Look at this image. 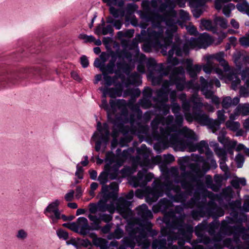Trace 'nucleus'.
Segmentation results:
<instances>
[{
    "label": "nucleus",
    "instance_id": "nucleus-17",
    "mask_svg": "<svg viewBox=\"0 0 249 249\" xmlns=\"http://www.w3.org/2000/svg\"><path fill=\"white\" fill-rule=\"evenodd\" d=\"M40 70L35 67H32L27 69H21L20 70V73L17 76L19 78L25 77V76L21 75V73L26 74L27 75H30L33 74L34 75L39 74L40 73Z\"/></svg>",
    "mask_w": 249,
    "mask_h": 249
},
{
    "label": "nucleus",
    "instance_id": "nucleus-3",
    "mask_svg": "<svg viewBox=\"0 0 249 249\" xmlns=\"http://www.w3.org/2000/svg\"><path fill=\"white\" fill-rule=\"evenodd\" d=\"M117 200L116 203V210L120 214H126L129 211H131L130 207L132 206V202L127 200L125 198L120 196L115 198Z\"/></svg>",
    "mask_w": 249,
    "mask_h": 249
},
{
    "label": "nucleus",
    "instance_id": "nucleus-8",
    "mask_svg": "<svg viewBox=\"0 0 249 249\" xmlns=\"http://www.w3.org/2000/svg\"><path fill=\"white\" fill-rule=\"evenodd\" d=\"M230 215L231 216H227L226 220L228 224H233L234 223L241 224L244 221L243 217H240L239 215L238 210L231 209Z\"/></svg>",
    "mask_w": 249,
    "mask_h": 249
},
{
    "label": "nucleus",
    "instance_id": "nucleus-32",
    "mask_svg": "<svg viewBox=\"0 0 249 249\" xmlns=\"http://www.w3.org/2000/svg\"><path fill=\"white\" fill-rule=\"evenodd\" d=\"M166 33L167 36L165 38L164 40L163 49H162L163 52L164 51V49H167L168 47L171 45H172L173 43H174L173 42V34L171 32L168 33L167 32Z\"/></svg>",
    "mask_w": 249,
    "mask_h": 249
},
{
    "label": "nucleus",
    "instance_id": "nucleus-6",
    "mask_svg": "<svg viewBox=\"0 0 249 249\" xmlns=\"http://www.w3.org/2000/svg\"><path fill=\"white\" fill-rule=\"evenodd\" d=\"M195 115L198 117V119L205 125H209L212 129L219 128L220 125L218 124V121L211 119L205 114H201L199 112H196Z\"/></svg>",
    "mask_w": 249,
    "mask_h": 249
},
{
    "label": "nucleus",
    "instance_id": "nucleus-19",
    "mask_svg": "<svg viewBox=\"0 0 249 249\" xmlns=\"http://www.w3.org/2000/svg\"><path fill=\"white\" fill-rule=\"evenodd\" d=\"M108 121H110L114 126L118 127L119 128L123 127L125 121L124 118L120 115H116L115 116V119H113L111 115V118L107 119Z\"/></svg>",
    "mask_w": 249,
    "mask_h": 249
},
{
    "label": "nucleus",
    "instance_id": "nucleus-40",
    "mask_svg": "<svg viewBox=\"0 0 249 249\" xmlns=\"http://www.w3.org/2000/svg\"><path fill=\"white\" fill-rule=\"evenodd\" d=\"M56 233L58 237L60 239L67 240L69 238L68 232L62 229H58L56 231Z\"/></svg>",
    "mask_w": 249,
    "mask_h": 249
},
{
    "label": "nucleus",
    "instance_id": "nucleus-37",
    "mask_svg": "<svg viewBox=\"0 0 249 249\" xmlns=\"http://www.w3.org/2000/svg\"><path fill=\"white\" fill-rule=\"evenodd\" d=\"M216 24L219 22V26L223 29H226L228 27V20L221 17H216L214 19Z\"/></svg>",
    "mask_w": 249,
    "mask_h": 249
},
{
    "label": "nucleus",
    "instance_id": "nucleus-38",
    "mask_svg": "<svg viewBox=\"0 0 249 249\" xmlns=\"http://www.w3.org/2000/svg\"><path fill=\"white\" fill-rule=\"evenodd\" d=\"M91 231V226L89 225V223L81 226V230H78V233L84 236H86Z\"/></svg>",
    "mask_w": 249,
    "mask_h": 249
},
{
    "label": "nucleus",
    "instance_id": "nucleus-24",
    "mask_svg": "<svg viewBox=\"0 0 249 249\" xmlns=\"http://www.w3.org/2000/svg\"><path fill=\"white\" fill-rule=\"evenodd\" d=\"M190 161H195L196 163L202 162L204 167L208 166V160L204 156L199 154H192L190 157Z\"/></svg>",
    "mask_w": 249,
    "mask_h": 249
},
{
    "label": "nucleus",
    "instance_id": "nucleus-15",
    "mask_svg": "<svg viewBox=\"0 0 249 249\" xmlns=\"http://www.w3.org/2000/svg\"><path fill=\"white\" fill-rule=\"evenodd\" d=\"M225 53L223 52H219L214 54V58L221 63V65L224 67L226 71L230 70V66L227 61L224 58Z\"/></svg>",
    "mask_w": 249,
    "mask_h": 249
},
{
    "label": "nucleus",
    "instance_id": "nucleus-31",
    "mask_svg": "<svg viewBox=\"0 0 249 249\" xmlns=\"http://www.w3.org/2000/svg\"><path fill=\"white\" fill-rule=\"evenodd\" d=\"M154 161L157 164L161 163L160 168L162 173H165L166 174H168L170 172V170L167 167L166 164L164 162H161V158L160 156L155 158Z\"/></svg>",
    "mask_w": 249,
    "mask_h": 249
},
{
    "label": "nucleus",
    "instance_id": "nucleus-16",
    "mask_svg": "<svg viewBox=\"0 0 249 249\" xmlns=\"http://www.w3.org/2000/svg\"><path fill=\"white\" fill-rule=\"evenodd\" d=\"M208 222L207 219L203 220L195 227V233L196 236L200 237L204 231H207Z\"/></svg>",
    "mask_w": 249,
    "mask_h": 249
},
{
    "label": "nucleus",
    "instance_id": "nucleus-50",
    "mask_svg": "<svg viewBox=\"0 0 249 249\" xmlns=\"http://www.w3.org/2000/svg\"><path fill=\"white\" fill-rule=\"evenodd\" d=\"M158 0H151V1L148 0H145V1L142 2L143 6L148 7L149 5L153 8L154 9H156L158 7Z\"/></svg>",
    "mask_w": 249,
    "mask_h": 249
},
{
    "label": "nucleus",
    "instance_id": "nucleus-30",
    "mask_svg": "<svg viewBox=\"0 0 249 249\" xmlns=\"http://www.w3.org/2000/svg\"><path fill=\"white\" fill-rule=\"evenodd\" d=\"M59 200L58 199H55L54 201L52 202V203L48 205V206L45 209L44 213H51L52 212H53V211L55 210V209H58V207L59 205Z\"/></svg>",
    "mask_w": 249,
    "mask_h": 249
},
{
    "label": "nucleus",
    "instance_id": "nucleus-25",
    "mask_svg": "<svg viewBox=\"0 0 249 249\" xmlns=\"http://www.w3.org/2000/svg\"><path fill=\"white\" fill-rule=\"evenodd\" d=\"M116 156L114 153L112 151H108L106 155L105 161L108 162L105 165V168H109L110 169V164L115 162V158Z\"/></svg>",
    "mask_w": 249,
    "mask_h": 249
},
{
    "label": "nucleus",
    "instance_id": "nucleus-64",
    "mask_svg": "<svg viewBox=\"0 0 249 249\" xmlns=\"http://www.w3.org/2000/svg\"><path fill=\"white\" fill-rule=\"evenodd\" d=\"M245 197L246 199L243 203L242 211L244 213H247L249 212V196L246 195Z\"/></svg>",
    "mask_w": 249,
    "mask_h": 249
},
{
    "label": "nucleus",
    "instance_id": "nucleus-34",
    "mask_svg": "<svg viewBox=\"0 0 249 249\" xmlns=\"http://www.w3.org/2000/svg\"><path fill=\"white\" fill-rule=\"evenodd\" d=\"M62 226L70 229L75 233L78 232V230L80 228L79 225L75 222L65 223L62 224Z\"/></svg>",
    "mask_w": 249,
    "mask_h": 249
},
{
    "label": "nucleus",
    "instance_id": "nucleus-36",
    "mask_svg": "<svg viewBox=\"0 0 249 249\" xmlns=\"http://www.w3.org/2000/svg\"><path fill=\"white\" fill-rule=\"evenodd\" d=\"M78 38L80 39L84 40L85 43H91L95 40V37L92 35H87L84 33L80 34L78 35Z\"/></svg>",
    "mask_w": 249,
    "mask_h": 249
},
{
    "label": "nucleus",
    "instance_id": "nucleus-43",
    "mask_svg": "<svg viewBox=\"0 0 249 249\" xmlns=\"http://www.w3.org/2000/svg\"><path fill=\"white\" fill-rule=\"evenodd\" d=\"M237 107H239L242 116H247L249 114V103H246L242 105L239 104Z\"/></svg>",
    "mask_w": 249,
    "mask_h": 249
},
{
    "label": "nucleus",
    "instance_id": "nucleus-59",
    "mask_svg": "<svg viewBox=\"0 0 249 249\" xmlns=\"http://www.w3.org/2000/svg\"><path fill=\"white\" fill-rule=\"evenodd\" d=\"M138 6L134 2L128 3L127 5V12L129 14H132L137 8Z\"/></svg>",
    "mask_w": 249,
    "mask_h": 249
},
{
    "label": "nucleus",
    "instance_id": "nucleus-10",
    "mask_svg": "<svg viewBox=\"0 0 249 249\" xmlns=\"http://www.w3.org/2000/svg\"><path fill=\"white\" fill-rule=\"evenodd\" d=\"M110 171V169L109 168H105V170L100 173L97 179L100 184L102 185V189L106 192L108 189L107 185L106 184L109 181L108 177Z\"/></svg>",
    "mask_w": 249,
    "mask_h": 249
},
{
    "label": "nucleus",
    "instance_id": "nucleus-21",
    "mask_svg": "<svg viewBox=\"0 0 249 249\" xmlns=\"http://www.w3.org/2000/svg\"><path fill=\"white\" fill-rule=\"evenodd\" d=\"M135 238L130 236H125L122 241V242L124 245V248L126 247L133 249L136 245Z\"/></svg>",
    "mask_w": 249,
    "mask_h": 249
},
{
    "label": "nucleus",
    "instance_id": "nucleus-60",
    "mask_svg": "<svg viewBox=\"0 0 249 249\" xmlns=\"http://www.w3.org/2000/svg\"><path fill=\"white\" fill-rule=\"evenodd\" d=\"M110 56L111 58L109 61V62L110 63H112L114 65H116V62L117 58L120 57V53L118 52H111V53H109V57Z\"/></svg>",
    "mask_w": 249,
    "mask_h": 249
},
{
    "label": "nucleus",
    "instance_id": "nucleus-29",
    "mask_svg": "<svg viewBox=\"0 0 249 249\" xmlns=\"http://www.w3.org/2000/svg\"><path fill=\"white\" fill-rule=\"evenodd\" d=\"M241 199H237L235 201H231L228 203L225 204V208H229L230 209H241Z\"/></svg>",
    "mask_w": 249,
    "mask_h": 249
},
{
    "label": "nucleus",
    "instance_id": "nucleus-55",
    "mask_svg": "<svg viewBox=\"0 0 249 249\" xmlns=\"http://www.w3.org/2000/svg\"><path fill=\"white\" fill-rule=\"evenodd\" d=\"M108 74H106L104 73V74H103V78L105 81V84L107 87L110 86L113 84V80H112L113 78H112L111 76H109Z\"/></svg>",
    "mask_w": 249,
    "mask_h": 249
},
{
    "label": "nucleus",
    "instance_id": "nucleus-44",
    "mask_svg": "<svg viewBox=\"0 0 249 249\" xmlns=\"http://www.w3.org/2000/svg\"><path fill=\"white\" fill-rule=\"evenodd\" d=\"M215 153L218 157H222L224 161L227 160V151L225 149L220 147Z\"/></svg>",
    "mask_w": 249,
    "mask_h": 249
},
{
    "label": "nucleus",
    "instance_id": "nucleus-2",
    "mask_svg": "<svg viewBox=\"0 0 249 249\" xmlns=\"http://www.w3.org/2000/svg\"><path fill=\"white\" fill-rule=\"evenodd\" d=\"M167 66L161 68V74L162 75L167 76L170 73H179L180 74L181 76L185 75V71L182 66L176 67L180 63L178 58L176 57H172L171 58H167Z\"/></svg>",
    "mask_w": 249,
    "mask_h": 249
},
{
    "label": "nucleus",
    "instance_id": "nucleus-12",
    "mask_svg": "<svg viewBox=\"0 0 249 249\" xmlns=\"http://www.w3.org/2000/svg\"><path fill=\"white\" fill-rule=\"evenodd\" d=\"M180 74H173V85H176L177 89L178 91H182L184 89V76L181 77Z\"/></svg>",
    "mask_w": 249,
    "mask_h": 249
},
{
    "label": "nucleus",
    "instance_id": "nucleus-27",
    "mask_svg": "<svg viewBox=\"0 0 249 249\" xmlns=\"http://www.w3.org/2000/svg\"><path fill=\"white\" fill-rule=\"evenodd\" d=\"M205 186L209 189H211L213 191H217L218 189V187L213 184L212 177L210 175H207L205 176Z\"/></svg>",
    "mask_w": 249,
    "mask_h": 249
},
{
    "label": "nucleus",
    "instance_id": "nucleus-41",
    "mask_svg": "<svg viewBox=\"0 0 249 249\" xmlns=\"http://www.w3.org/2000/svg\"><path fill=\"white\" fill-rule=\"evenodd\" d=\"M235 160L236 162L237 167L238 168H241L245 162V158L244 155L240 153H238L235 156Z\"/></svg>",
    "mask_w": 249,
    "mask_h": 249
},
{
    "label": "nucleus",
    "instance_id": "nucleus-53",
    "mask_svg": "<svg viewBox=\"0 0 249 249\" xmlns=\"http://www.w3.org/2000/svg\"><path fill=\"white\" fill-rule=\"evenodd\" d=\"M114 233L115 235V239H120L123 237L124 232V231L120 228L119 225L118 224L116 229L115 230Z\"/></svg>",
    "mask_w": 249,
    "mask_h": 249
},
{
    "label": "nucleus",
    "instance_id": "nucleus-51",
    "mask_svg": "<svg viewBox=\"0 0 249 249\" xmlns=\"http://www.w3.org/2000/svg\"><path fill=\"white\" fill-rule=\"evenodd\" d=\"M200 24L205 27L206 30L208 31H210L211 28H212V22L210 19L202 18L200 20Z\"/></svg>",
    "mask_w": 249,
    "mask_h": 249
},
{
    "label": "nucleus",
    "instance_id": "nucleus-20",
    "mask_svg": "<svg viewBox=\"0 0 249 249\" xmlns=\"http://www.w3.org/2000/svg\"><path fill=\"white\" fill-rule=\"evenodd\" d=\"M168 93L163 92L161 90L157 91V97L153 98L155 102L165 103L168 101Z\"/></svg>",
    "mask_w": 249,
    "mask_h": 249
},
{
    "label": "nucleus",
    "instance_id": "nucleus-48",
    "mask_svg": "<svg viewBox=\"0 0 249 249\" xmlns=\"http://www.w3.org/2000/svg\"><path fill=\"white\" fill-rule=\"evenodd\" d=\"M193 41L190 39V41L188 40L187 41L185 42L183 44L182 50L185 55H188L189 53V45L191 46H195V45H194L193 43Z\"/></svg>",
    "mask_w": 249,
    "mask_h": 249
},
{
    "label": "nucleus",
    "instance_id": "nucleus-42",
    "mask_svg": "<svg viewBox=\"0 0 249 249\" xmlns=\"http://www.w3.org/2000/svg\"><path fill=\"white\" fill-rule=\"evenodd\" d=\"M144 44L142 45V49L145 52H150L154 45V40H142Z\"/></svg>",
    "mask_w": 249,
    "mask_h": 249
},
{
    "label": "nucleus",
    "instance_id": "nucleus-23",
    "mask_svg": "<svg viewBox=\"0 0 249 249\" xmlns=\"http://www.w3.org/2000/svg\"><path fill=\"white\" fill-rule=\"evenodd\" d=\"M140 217V220L145 224H151V222L148 219L152 218L153 215L151 210L148 209L147 211L144 212L143 213L139 216Z\"/></svg>",
    "mask_w": 249,
    "mask_h": 249
},
{
    "label": "nucleus",
    "instance_id": "nucleus-7",
    "mask_svg": "<svg viewBox=\"0 0 249 249\" xmlns=\"http://www.w3.org/2000/svg\"><path fill=\"white\" fill-rule=\"evenodd\" d=\"M184 137L186 138V140L185 141L183 139H180L179 142L180 144H183L184 146L187 147L189 151L195 152L198 149V145L197 143H194L193 141H196L197 140V137L195 135H185Z\"/></svg>",
    "mask_w": 249,
    "mask_h": 249
},
{
    "label": "nucleus",
    "instance_id": "nucleus-45",
    "mask_svg": "<svg viewBox=\"0 0 249 249\" xmlns=\"http://www.w3.org/2000/svg\"><path fill=\"white\" fill-rule=\"evenodd\" d=\"M222 106L224 109H228L231 105V98L230 96H226L223 99Z\"/></svg>",
    "mask_w": 249,
    "mask_h": 249
},
{
    "label": "nucleus",
    "instance_id": "nucleus-61",
    "mask_svg": "<svg viewBox=\"0 0 249 249\" xmlns=\"http://www.w3.org/2000/svg\"><path fill=\"white\" fill-rule=\"evenodd\" d=\"M80 64L83 68H86L89 65V61L88 57L85 55H82L80 58Z\"/></svg>",
    "mask_w": 249,
    "mask_h": 249
},
{
    "label": "nucleus",
    "instance_id": "nucleus-26",
    "mask_svg": "<svg viewBox=\"0 0 249 249\" xmlns=\"http://www.w3.org/2000/svg\"><path fill=\"white\" fill-rule=\"evenodd\" d=\"M220 225V223L218 220L215 218L210 223H208L207 226V231L210 234H213L214 233L215 230L218 229Z\"/></svg>",
    "mask_w": 249,
    "mask_h": 249
},
{
    "label": "nucleus",
    "instance_id": "nucleus-35",
    "mask_svg": "<svg viewBox=\"0 0 249 249\" xmlns=\"http://www.w3.org/2000/svg\"><path fill=\"white\" fill-rule=\"evenodd\" d=\"M226 126L227 128L230 129L233 132L236 131L240 126V124L238 122H231L227 121L226 122Z\"/></svg>",
    "mask_w": 249,
    "mask_h": 249
},
{
    "label": "nucleus",
    "instance_id": "nucleus-11",
    "mask_svg": "<svg viewBox=\"0 0 249 249\" xmlns=\"http://www.w3.org/2000/svg\"><path fill=\"white\" fill-rule=\"evenodd\" d=\"M175 211L172 210H170L168 212H165L162 219H161L160 217H159L157 220H161L162 223L165 224L166 228H169L173 225V222H172L171 220L175 216Z\"/></svg>",
    "mask_w": 249,
    "mask_h": 249
},
{
    "label": "nucleus",
    "instance_id": "nucleus-18",
    "mask_svg": "<svg viewBox=\"0 0 249 249\" xmlns=\"http://www.w3.org/2000/svg\"><path fill=\"white\" fill-rule=\"evenodd\" d=\"M171 191L170 187L166 184L160 185L159 189L156 190L155 194L158 197H161L165 193L166 195L170 194Z\"/></svg>",
    "mask_w": 249,
    "mask_h": 249
},
{
    "label": "nucleus",
    "instance_id": "nucleus-33",
    "mask_svg": "<svg viewBox=\"0 0 249 249\" xmlns=\"http://www.w3.org/2000/svg\"><path fill=\"white\" fill-rule=\"evenodd\" d=\"M178 39H179V37H176V41L173 44V46H175V53L178 56H182V50L181 48V40H177Z\"/></svg>",
    "mask_w": 249,
    "mask_h": 249
},
{
    "label": "nucleus",
    "instance_id": "nucleus-57",
    "mask_svg": "<svg viewBox=\"0 0 249 249\" xmlns=\"http://www.w3.org/2000/svg\"><path fill=\"white\" fill-rule=\"evenodd\" d=\"M200 82L201 86V91L204 92L205 90H207L208 81L203 76H201L200 77Z\"/></svg>",
    "mask_w": 249,
    "mask_h": 249
},
{
    "label": "nucleus",
    "instance_id": "nucleus-22",
    "mask_svg": "<svg viewBox=\"0 0 249 249\" xmlns=\"http://www.w3.org/2000/svg\"><path fill=\"white\" fill-rule=\"evenodd\" d=\"M190 161V157L189 156H185L179 157L178 160V162L180 165V169L183 172H185L186 166Z\"/></svg>",
    "mask_w": 249,
    "mask_h": 249
},
{
    "label": "nucleus",
    "instance_id": "nucleus-13",
    "mask_svg": "<svg viewBox=\"0 0 249 249\" xmlns=\"http://www.w3.org/2000/svg\"><path fill=\"white\" fill-rule=\"evenodd\" d=\"M101 71L103 74H113L115 73L116 75H121V73H119V71L116 70V65L108 62L107 65L104 64L103 68L101 69Z\"/></svg>",
    "mask_w": 249,
    "mask_h": 249
},
{
    "label": "nucleus",
    "instance_id": "nucleus-1",
    "mask_svg": "<svg viewBox=\"0 0 249 249\" xmlns=\"http://www.w3.org/2000/svg\"><path fill=\"white\" fill-rule=\"evenodd\" d=\"M187 166L190 169L191 171L185 173L187 175L190 181L196 183L198 186L204 187V182L201 178L204 174L210 169V167L208 166L204 167L203 165L202 172L200 170L199 165L197 163H191L190 161Z\"/></svg>",
    "mask_w": 249,
    "mask_h": 249
},
{
    "label": "nucleus",
    "instance_id": "nucleus-47",
    "mask_svg": "<svg viewBox=\"0 0 249 249\" xmlns=\"http://www.w3.org/2000/svg\"><path fill=\"white\" fill-rule=\"evenodd\" d=\"M99 218L100 221H103L107 224L112 220V216L110 213H103L100 214Z\"/></svg>",
    "mask_w": 249,
    "mask_h": 249
},
{
    "label": "nucleus",
    "instance_id": "nucleus-56",
    "mask_svg": "<svg viewBox=\"0 0 249 249\" xmlns=\"http://www.w3.org/2000/svg\"><path fill=\"white\" fill-rule=\"evenodd\" d=\"M146 237V233L144 231H140L139 234L137 236L135 241H136L139 244H142L143 242V239Z\"/></svg>",
    "mask_w": 249,
    "mask_h": 249
},
{
    "label": "nucleus",
    "instance_id": "nucleus-28",
    "mask_svg": "<svg viewBox=\"0 0 249 249\" xmlns=\"http://www.w3.org/2000/svg\"><path fill=\"white\" fill-rule=\"evenodd\" d=\"M167 241L165 238L155 240L152 244L153 248L158 249H167Z\"/></svg>",
    "mask_w": 249,
    "mask_h": 249
},
{
    "label": "nucleus",
    "instance_id": "nucleus-63",
    "mask_svg": "<svg viewBox=\"0 0 249 249\" xmlns=\"http://www.w3.org/2000/svg\"><path fill=\"white\" fill-rule=\"evenodd\" d=\"M239 41L241 46L245 48L249 47V37L243 36L239 38Z\"/></svg>",
    "mask_w": 249,
    "mask_h": 249
},
{
    "label": "nucleus",
    "instance_id": "nucleus-39",
    "mask_svg": "<svg viewBox=\"0 0 249 249\" xmlns=\"http://www.w3.org/2000/svg\"><path fill=\"white\" fill-rule=\"evenodd\" d=\"M93 245L97 247H100L104 246L105 245H107L108 243L107 240L101 237L94 238L92 240Z\"/></svg>",
    "mask_w": 249,
    "mask_h": 249
},
{
    "label": "nucleus",
    "instance_id": "nucleus-14",
    "mask_svg": "<svg viewBox=\"0 0 249 249\" xmlns=\"http://www.w3.org/2000/svg\"><path fill=\"white\" fill-rule=\"evenodd\" d=\"M101 193L103 194V198L99 200V204L101 202H103L105 204H107V203L109 198H112L115 200V198H117L118 197V194L117 193L109 192L108 191V189L106 192L102 189Z\"/></svg>",
    "mask_w": 249,
    "mask_h": 249
},
{
    "label": "nucleus",
    "instance_id": "nucleus-4",
    "mask_svg": "<svg viewBox=\"0 0 249 249\" xmlns=\"http://www.w3.org/2000/svg\"><path fill=\"white\" fill-rule=\"evenodd\" d=\"M191 40L195 41H197L199 47L204 49L210 46L213 41L212 36L207 32H204L201 34L198 38L191 37Z\"/></svg>",
    "mask_w": 249,
    "mask_h": 249
},
{
    "label": "nucleus",
    "instance_id": "nucleus-54",
    "mask_svg": "<svg viewBox=\"0 0 249 249\" xmlns=\"http://www.w3.org/2000/svg\"><path fill=\"white\" fill-rule=\"evenodd\" d=\"M225 111L224 109L218 110L217 112L218 119L217 120L218 121V124L221 125V124L224 123L225 121V115L224 113Z\"/></svg>",
    "mask_w": 249,
    "mask_h": 249
},
{
    "label": "nucleus",
    "instance_id": "nucleus-9",
    "mask_svg": "<svg viewBox=\"0 0 249 249\" xmlns=\"http://www.w3.org/2000/svg\"><path fill=\"white\" fill-rule=\"evenodd\" d=\"M125 100L124 99H119L115 100H109V113L111 115L115 113L117 109L122 107V106L124 104Z\"/></svg>",
    "mask_w": 249,
    "mask_h": 249
},
{
    "label": "nucleus",
    "instance_id": "nucleus-49",
    "mask_svg": "<svg viewBox=\"0 0 249 249\" xmlns=\"http://www.w3.org/2000/svg\"><path fill=\"white\" fill-rule=\"evenodd\" d=\"M119 109L121 110V113L120 115L122 116L125 120L126 118H127L129 115L128 111L127 108V103L126 101H125L124 104V105L122 106V107L120 108Z\"/></svg>",
    "mask_w": 249,
    "mask_h": 249
},
{
    "label": "nucleus",
    "instance_id": "nucleus-5",
    "mask_svg": "<svg viewBox=\"0 0 249 249\" xmlns=\"http://www.w3.org/2000/svg\"><path fill=\"white\" fill-rule=\"evenodd\" d=\"M186 64L187 73L189 75L190 77L196 78L197 77V73L201 71L202 66L198 64L194 65L193 60L191 59H187Z\"/></svg>",
    "mask_w": 249,
    "mask_h": 249
},
{
    "label": "nucleus",
    "instance_id": "nucleus-46",
    "mask_svg": "<svg viewBox=\"0 0 249 249\" xmlns=\"http://www.w3.org/2000/svg\"><path fill=\"white\" fill-rule=\"evenodd\" d=\"M179 215L177 216L176 215V213L175 212V217H173L171 220L172 222H173V225L167 228L170 231L176 229L179 225Z\"/></svg>",
    "mask_w": 249,
    "mask_h": 249
},
{
    "label": "nucleus",
    "instance_id": "nucleus-52",
    "mask_svg": "<svg viewBox=\"0 0 249 249\" xmlns=\"http://www.w3.org/2000/svg\"><path fill=\"white\" fill-rule=\"evenodd\" d=\"M100 107L103 108L107 111V119H110L111 114H110L109 113V106L108 105L107 100L106 99H103L102 100V105Z\"/></svg>",
    "mask_w": 249,
    "mask_h": 249
},
{
    "label": "nucleus",
    "instance_id": "nucleus-58",
    "mask_svg": "<svg viewBox=\"0 0 249 249\" xmlns=\"http://www.w3.org/2000/svg\"><path fill=\"white\" fill-rule=\"evenodd\" d=\"M135 148L134 147H129L123 151L122 157L124 158H127L131 154L134 153Z\"/></svg>",
    "mask_w": 249,
    "mask_h": 249
},
{
    "label": "nucleus",
    "instance_id": "nucleus-62",
    "mask_svg": "<svg viewBox=\"0 0 249 249\" xmlns=\"http://www.w3.org/2000/svg\"><path fill=\"white\" fill-rule=\"evenodd\" d=\"M227 189L228 191L225 195L226 200L227 201V203H228L229 202L232 201L231 199L233 198V192L230 186L227 187Z\"/></svg>",
    "mask_w": 249,
    "mask_h": 249
}]
</instances>
